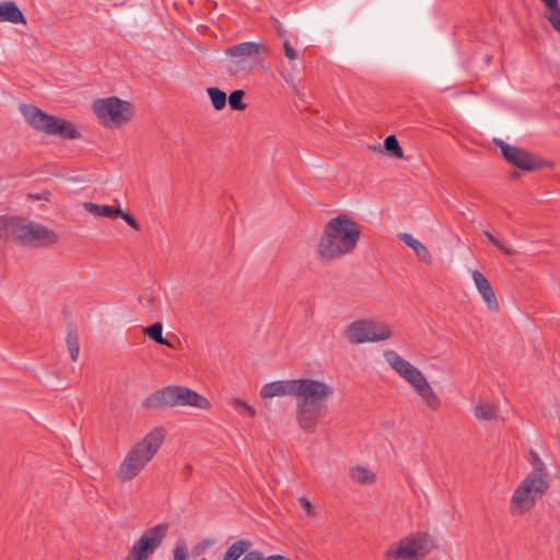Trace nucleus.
<instances>
[{
    "mask_svg": "<svg viewBox=\"0 0 560 560\" xmlns=\"http://www.w3.org/2000/svg\"><path fill=\"white\" fill-rule=\"evenodd\" d=\"M332 389L326 383L314 378L283 380L267 383L260 390L262 398L295 396L296 421L306 432H315L318 420L325 415L327 399Z\"/></svg>",
    "mask_w": 560,
    "mask_h": 560,
    "instance_id": "nucleus-1",
    "label": "nucleus"
},
{
    "mask_svg": "<svg viewBox=\"0 0 560 560\" xmlns=\"http://www.w3.org/2000/svg\"><path fill=\"white\" fill-rule=\"evenodd\" d=\"M361 226L346 214H339L330 219L319 238L316 256L327 264L345 255L351 254L360 240Z\"/></svg>",
    "mask_w": 560,
    "mask_h": 560,
    "instance_id": "nucleus-2",
    "label": "nucleus"
},
{
    "mask_svg": "<svg viewBox=\"0 0 560 560\" xmlns=\"http://www.w3.org/2000/svg\"><path fill=\"white\" fill-rule=\"evenodd\" d=\"M165 440L163 428H154L136 443L119 465L116 476L120 482L136 478L159 452Z\"/></svg>",
    "mask_w": 560,
    "mask_h": 560,
    "instance_id": "nucleus-3",
    "label": "nucleus"
},
{
    "mask_svg": "<svg viewBox=\"0 0 560 560\" xmlns=\"http://www.w3.org/2000/svg\"><path fill=\"white\" fill-rule=\"evenodd\" d=\"M384 358L389 366L416 390L427 408L433 411L440 408L441 399L418 368L394 350L384 351Z\"/></svg>",
    "mask_w": 560,
    "mask_h": 560,
    "instance_id": "nucleus-4",
    "label": "nucleus"
},
{
    "mask_svg": "<svg viewBox=\"0 0 560 560\" xmlns=\"http://www.w3.org/2000/svg\"><path fill=\"white\" fill-rule=\"evenodd\" d=\"M142 406L148 410L176 407H195L202 410L211 408L207 397L186 386H166L149 395Z\"/></svg>",
    "mask_w": 560,
    "mask_h": 560,
    "instance_id": "nucleus-5",
    "label": "nucleus"
},
{
    "mask_svg": "<svg viewBox=\"0 0 560 560\" xmlns=\"http://www.w3.org/2000/svg\"><path fill=\"white\" fill-rule=\"evenodd\" d=\"M20 110L27 124L35 130L61 139L74 140L81 137L74 125L43 112L34 105H20Z\"/></svg>",
    "mask_w": 560,
    "mask_h": 560,
    "instance_id": "nucleus-6",
    "label": "nucleus"
},
{
    "mask_svg": "<svg viewBox=\"0 0 560 560\" xmlns=\"http://www.w3.org/2000/svg\"><path fill=\"white\" fill-rule=\"evenodd\" d=\"M93 113L104 127L117 129L131 120L133 108L129 102L110 96L96 100L93 103Z\"/></svg>",
    "mask_w": 560,
    "mask_h": 560,
    "instance_id": "nucleus-7",
    "label": "nucleus"
},
{
    "mask_svg": "<svg viewBox=\"0 0 560 560\" xmlns=\"http://www.w3.org/2000/svg\"><path fill=\"white\" fill-rule=\"evenodd\" d=\"M549 485L548 476L527 474L512 495V506L521 512L529 511L547 493Z\"/></svg>",
    "mask_w": 560,
    "mask_h": 560,
    "instance_id": "nucleus-8",
    "label": "nucleus"
},
{
    "mask_svg": "<svg viewBox=\"0 0 560 560\" xmlns=\"http://www.w3.org/2000/svg\"><path fill=\"white\" fill-rule=\"evenodd\" d=\"M9 232L11 234V241H15L23 245H35L38 243L51 245L58 241V236L52 230L37 222L27 221L21 218H12Z\"/></svg>",
    "mask_w": 560,
    "mask_h": 560,
    "instance_id": "nucleus-9",
    "label": "nucleus"
},
{
    "mask_svg": "<svg viewBox=\"0 0 560 560\" xmlns=\"http://www.w3.org/2000/svg\"><path fill=\"white\" fill-rule=\"evenodd\" d=\"M345 335L350 343L359 345L389 339L393 332L387 325L369 319H359L347 326Z\"/></svg>",
    "mask_w": 560,
    "mask_h": 560,
    "instance_id": "nucleus-10",
    "label": "nucleus"
},
{
    "mask_svg": "<svg viewBox=\"0 0 560 560\" xmlns=\"http://www.w3.org/2000/svg\"><path fill=\"white\" fill-rule=\"evenodd\" d=\"M432 540L429 535L417 533L405 537L396 549L386 551V559L413 560L423 559L432 550Z\"/></svg>",
    "mask_w": 560,
    "mask_h": 560,
    "instance_id": "nucleus-11",
    "label": "nucleus"
},
{
    "mask_svg": "<svg viewBox=\"0 0 560 560\" xmlns=\"http://www.w3.org/2000/svg\"><path fill=\"white\" fill-rule=\"evenodd\" d=\"M168 525L158 524L145 530L129 550L126 560H148L163 542Z\"/></svg>",
    "mask_w": 560,
    "mask_h": 560,
    "instance_id": "nucleus-12",
    "label": "nucleus"
},
{
    "mask_svg": "<svg viewBox=\"0 0 560 560\" xmlns=\"http://www.w3.org/2000/svg\"><path fill=\"white\" fill-rule=\"evenodd\" d=\"M267 48L265 45L254 42H244L226 48V56L237 58L230 61L228 71L234 75L247 73L249 71L248 59L254 56L265 54Z\"/></svg>",
    "mask_w": 560,
    "mask_h": 560,
    "instance_id": "nucleus-13",
    "label": "nucleus"
},
{
    "mask_svg": "<svg viewBox=\"0 0 560 560\" xmlns=\"http://www.w3.org/2000/svg\"><path fill=\"white\" fill-rule=\"evenodd\" d=\"M493 142L510 164L527 172L540 167V162L526 150L511 145L501 139H494Z\"/></svg>",
    "mask_w": 560,
    "mask_h": 560,
    "instance_id": "nucleus-14",
    "label": "nucleus"
},
{
    "mask_svg": "<svg viewBox=\"0 0 560 560\" xmlns=\"http://www.w3.org/2000/svg\"><path fill=\"white\" fill-rule=\"evenodd\" d=\"M472 279L478 292L487 303L488 307L491 311H498L499 303L488 279L478 270L472 271Z\"/></svg>",
    "mask_w": 560,
    "mask_h": 560,
    "instance_id": "nucleus-15",
    "label": "nucleus"
},
{
    "mask_svg": "<svg viewBox=\"0 0 560 560\" xmlns=\"http://www.w3.org/2000/svg\"><path fill=\"white\" fill-rule=\"evenodd\" d=\"M0 22L26 24L23 12L13 1L0 2Z\"/></svg>",
    "mask_w": 560,
    "mask_h": 560,
    "instance_id": "nucleus-16",
    "label": "nucleus"
},
{
    "mask_svg": "<svg viewBox=\"0 0 560 560\" xmlns=\"http://www.w3.org/2000/svg\"><path fill=\"white\" fill-rule=\"evenodd\" d=\"M398 238L401 242H404L407 246L412 248L420 260H422L427 265L432 264V256L429 249L420 241L415 238L411 234L399 233Z\"/></svg>",
    "mask_w": 560,
    "mask_h": 560,
    "instance_id": "nucleus-17",
    "label": "nucleus"
},
{
    "mask_svg": "<svg viewBox=\"0 0 560 560\" xmlns=\"http://www.w3.org/2000/svg\"><path fill=\"white\" fill-rule=\"evenodd\" d=\"M83 208L91 214L96 217H105L109 219H117V214H120V209L107 205H97L94 202H84Z\"/></svg>",
    "mask_w": 560,
    "mask_h": 560,
    "instance_id": "nucleus-18",
    "label": "nucleus"
},
{
    "mask_svg": "<svg viewBox=\"0 0 560 560\" xmlns=\"http://www.w3.org/2000/svg\"><path fill=\"white\" fill-rule=\"evenodd\" d=\"M252 541L248 539L236 540L228 548L222 560H238L252 547Z\"/></svg>",
    "mask_w": 560,
    "mask_h": 560,
    "instance_id": "nucleus-19",
    "label": "nucleus"
},
{
    "mask_svg": "<svg viewBox=\"0 0 560 560\" xmlns=\"http://www.w3.org/2000/svg\"><path fill=\"white\" fill-rule=\"evenodd\" d=\"M351 479L360 485H373L376 481V475L363 466H354L350 471Z\"/></svg>",
    "mask_w": 560,
    "mask_h": 560,
    "instance_id": "nucleus-20",
    "label": "nucleus"
},
{
    "mask_svg": "<svg viewBox=\"0 0 560 560\" xmlns=\"http://www.w3.org/2000/svg\"><path fill=\"white\" fill-rule=\"evenodd\" d=\"M474 415L479 420H485V421L494 420L498 417L497 406L488 404V402H480L475 406Z\"/></svg>",
    "mask_w": 560,
    "mask_h": 560,
    "instance_id": "nucleus-21",
    "label": "nucleus"
},
{
    "mask_svg": "<svg viewBox=\"0 0 560 560\" xmlns=\"http://www.w3.org/2000/svg\"><path fill=\"white\" fill-rule=\"evenodd\" d=\"M162 331H163V325L160 322L154 323L151 326H148L143 329L144 335L148 336L149 338H151L156 343L173 348V345L171 342H168V340L163 337Z\"/></svg>",
    "mask_w": 560,
    "mask_h": 560,
    "instance_id": "nucleus-22",
    "label": "nucleus"
},
{
    "mask_svg": "<svg viewBox=\"0 0 560 560\" xmlns=\"http://www.w3.org/2000/svg\"><path fill=\"white\" fill-rule=\"evenodd\" d=\"M384 150L395 159H404V151L394 135L387 136L384 140Z\"/></svg>",
    "mask_w": 560,
    "mask_h": 560,
    "instance_id": "nucleus-23",
    "label": "nucleus"
},
{
    "mask_svg": "<svg viewBox=\"0 0 560 560\" xmlns=\"http://www.w3.org/2000/svg\"><path fill=\"white\" fill-rule=\"evenodd\" d=\"M207 93L215 110H222L226 105V94L219 88H208Z\"/></svg>",
    "mask_w": 560,
    "mask_h": 560,
    "instance_id": "nucleus-24",
    "label": "nucleus"
},
{
    "mask_svg": "<svg viewBox=\"0 0 560 560\" xmlns=\"http://www.w3.org/2000/svg\"><path fill=\"white\" fill-rule=\"evenodd\" d=\"M527 455H528V460H529L530 465L533 466V471H530L529 474H535V475H539V476H548L546 465L541 460L539 455L533 450H529L527 452Z\"/></svg>",
    "mask_w": 560,
    "mask_h": 560,
    "instance_id": "nucleus-25",
    "label": "nucleus"
},
{
    "mask_svg": "<svg viewBox=\"0 0 560 560\" xmlns=\"http://www.w3.org/2000/svg\"><path fill=\"white\" fill-rule=\"evenodd\" d=\"M67 347L71 357V360L75 362L78 360L80 353V345L78 335L74 331H69L67 334Z\"/></svg>",
    "mask_w": 560,
    "mask_h": 560,
    "instance_id": "nucleus-26",
    "label": "nucleus"
},
{
    "mask_svg": "<svg viewBox=\"0 0 560 560\" xmlns=\"http://www.w3.org/2000/svg\"><path fill=\"white\" fill-rule=\"evenodd\" d=\"M243 90H235L229 96V104L233 110H244L246 108V104L243 103L244 97Z\"/></svg>",
    "mask_w": 560,
    "mask_h": 560,
    "instance_id": "nucleus-27",
    "label": "nucleus"
},
{
    "mask_svg": "<svg viewBox=\"0 0 560 560\" xmlns=\"http://www.w3.org/2000/svg\"><path fill=\"white\" fill-rule=\"evenodd\" d=\"M11 223H12V218H10V219L4 218V217L0 218V238L7 240V241L10 240L11 234L9 232V228H10Z\"/></svg>",
    "mask_w": 560,
    "mask_h": 560,
    "instance_id": "nucleus-28",
    "label": "nucleus"
},
{
    "mask_svg": "<svg viewBox=\"0 0 560 560\" xmlns=\"http://www.w3.org/2000/svg\"><path fill=\"white\" fill-rule=\"evenodd\" d=\"M155 302L156 300L152 293H144L139 298V303L148 311H152L154 308Z\"/></svg>",
    "mask_w": 560,
    "mask_h": 560,
    "instance_id": "nucleus-29",
    "label": "nucleus"
},
{
    "mask_svg": "<svg viewBox=\"0 0 560 560\" xmlns=\"http://www.w3.org/2000/svg\"><path fill=\"white\" fill-rule=\"evenodd\" d=\"M232 404L236 408H241L243 411H245L249 417L254 418L256 412L252 406H249L247 402L243 401L240 398H233Z\"/></svg>",
    "mask_w": 560,
    "mask_h": 560,
    "instance_id": "nucleus-30",
    "label": "nucleus"
},
{
    "mask_svg": "<svg viewBox=\"0 0 560 560\" xmlns=\"http://www.w3.org/2000/svg\"><path fill=\"white\" fill-rule=\"evenodd\" d=\"M117 218H121L133 230H136V231L140 230V225L136 221V219L132 215H130L129 213L124 212L121 209H120V214H117Z\"/></svg>",
    "mask_w": 560,
    "mask_h": 560,
    "instance_id": "nucleus-31",
    "label": "nucleus"
},
{
    "mask_svg": "<svg viewBox=\"0 0 560 560\" xmlns=\"http://www.w3.org/2000/svg\"><path fill=\"white\" fill-rule=\"evenodd\" d=\"M283 49H284V55L289 60L298 59V57H299L298 51L291 46V44L287 39H284V42H283Z\"/></svg>",
    "mask_w": 560,
    "mask_h": 560,
    "instance_id": "nucleus-32",
    "label": "nucleus"
},
{
    "mask_svg": "<svg viewBox=\"0 0 560 560\" xmlns=\"http://www.w3.org/2000/svg\"><path fill=\"white\" fill-rule=\"evenodd\" d=\"M299 502L310 517L315 516L316 513H315L314 506L306 498H303V497L300 498Z\"/></svg>",
    "mask_w": 560,
    "mask_h": 560,
    "instance_id": "nucleus-33",
    "label": "nucleus"
},
{
    "mask_svg": "<svg viewBox=\"0 0 560 560\" xmlns=\"http://www.w3.org/2000/svg\"><path fill=\"white\" fill-rule=\"evenodd\" d=\"M241 560H262V552L259 550H250L249 549L244 553V557Z\"/></svg>",
    "mask_w": 560,
    "mask_h": 560,
    "instance_id": "nucleus-34",
    "label": "nucleus"
},
{
    "mask_svg": "<svg viewBox=\"0 0 560 560\" xmlns=\"http://www.w3.org/2000/svg\"><path fill=\"white\" fill-rule=\"evenodd\" d=\"M174 560H186V553L184 547L177 546L174 549ZM200 560H207L206 558H202Z\"/></svg>",
    "mask_w": 560,
    "mask_h": 560,
    "instance_id": "nucleus-35",
    "label": "nucleus"
},
{
    "mask_svg": "<svg viewBox=\"0 0 560 560\" xmlns=\"http://www.w3.org/2000/svg\"><path fill=\"white\" fill-rule=\"evenodd\" d=\"M49 197V191H43L42 194H30V198L33 200H48Z\"/></svg>",
    "mask_w": 560,
    "mask_h": 560,
    "instance_id": "nucleus-36",
    "label": "nucleus"
},
{
    "mask_svg": "<svg viewBox=\"0 0 560 560\" xmlns=\"http://www.w3.org/2000/svg\"><path fill=\"white\" fill-rule=\"evenodd\" d=\"M262 560H290V559L282 555H272V556H268V557H265L262 555Z\"/></svg>",
    "mask_w": 560,
    "mask_h": 560,
    "instance_id": "nucleus-37",
    "label": "nucleus"
},
{
    "mask_svg": "<svg viewBox=\"0 0 560 560\" xmlns=\"http://www.w3.org/2000/svg\"><path fill=\"white\" fill-rule=\"evenodd\" d=\"M497 248H499L503 254L505 255H512V250L509 249L504 244H502L500 241H498V245H494Z\"/></svg>",
    "mask_w": 560,
    "mask_h": 560,
    "instance_id": "nucleus-38",
    "label": "nucleus"
},
{
    "mask_svg": "<svg viewBox=\"0 0 560 560\" xmlns=\"http://www.w3.org/2000/svg\"><path fill=\"white\" fill-rule=\"evenodd\" d=\"M485 236L488 238V241L493 244L498 245V238H495L490 232H485Z\"/></svg>",
    "mask_w": 560,
    "mask_h": 560,
    "instance_id": "nucleus-39",
    "label": "nucleus"
},
{
    "mask_svg": "<svg viewBox=\"0 0 560 560\" xmlns=\"http://www.w3.org/2000/svg\"><path fill=\"white\" fill-rule=\"evenodd\" d=\"M276 28H277V33L279 34V36L284 37L285 31L283 30V27L278 24V25H276Z\"/></svg>",
    "mask_w": 560,
    "mask_h": 560,
    "instance_id": "nucleus-40",
    "label": "nucleus"
},
{
    "mask_svg": "<svg viewBox=\"0 0 560 560\" xmlns=\"http://www.w3.org/2000/svg\"><path fill=\"white\" fill-rule=\"evenodd\" d=\"M210 545H212V541H210V540H203V541L201 542V546H202V548H203V549H205V548H207V547H209Z\"/></svg>",
    "mask_w": 560,
    "mask_h": 560,
    "instance_id": "nucleus-41",
    "label": "nucleus"
},
{
    "mask_svg": "<svg viewBox=\"0 0 560 560\" xmlns=\"http://www.w3.org/2000/svg\"><path fill=\"white\" fill-rule=\"evenodd\" d=\"M185 469H186V472H188V474H189V472L191 471V466L186 465Z\"/></svg>",
    "mask_w": 560,
    "mask_h": 560,
    "instance_id": "nucleus-42",
    "label": "nucleus"
},
{
    "mask_svg": "<svg viewBox=\"0 0 560 560\" xmlns=\"http://www.w3.org/2000/svg\"><path fill=\"white\" fill-rule=\"evenodd\" d=\"M374 150H376V151H378V152H382V150H381V147H380V145H378V147H375V148H374Z\"/></svg>",
    "mask_w": 560,
    "mask_h": 560,
    "instance_id": "nucleus-43",
    "label": "nucleus"
}]
</instances>
